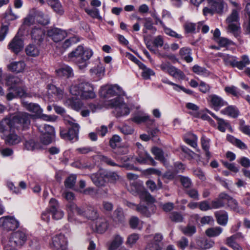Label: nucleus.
<instances>
[{"mask_svg": "<svg viewBox=\"0 0 250 250\" xmlns=\"http://www.w3.org/2000/svg\"><path fill=\"white\" fill-rule=\"evenodd\" d=\"M34 117V115L23 112H19L10 118H5L1 121L0 132L4 133L15 129L27 130L30 127L31 119Z\"/></svg>", "mask_w": 250, "mask_h": 250, "instance_id": "obj_1", "label": "nucleus"}, {"mask_svg": "<svg viewBox=\"0 0 250 250\" xmlns=\"http://www.w3.org/2000/svg\"><path fill=\"white\" fill-rule=\"evenodd\" d=\"M92 55L93 52L91 49L79 45L68 54V56L80 69H84L89 64V60Z\"/></svg>", "mask_w": 250, "mask_h": 250, "instance_id": "obj_2", "label": "nucleus"}, {"mask_svg": "<svg viewBox=\"0 0 250 250\" xmlns=\"http://www.w3.org/2000/svg\"><path fill=\"white\" fill-rule=\"evenodd\" d=\"M229 0L235 8L232 10L231 13L226 19V22L228 24L227 29L229 32L232 33L235 37H237L240 32V27L238 23L239 11L241 7L236 2L232 1L231 0Z\"/></svg>", "mask_w": 250, "mask_h": 250, "instance_id": "obj_3", "label": "nucleus"}, {"mask_svg": "<svg viewBox=\"0 0 250 250\" xmlns=\"http://www.w3.org/2000/svg\"><path fill=\"white\" fill-rule=\"evenodd\" d=\"M70 92L73 95H80L83 99H92L96 96L92 85L87 82L71 85Z\"/></svg>", "mask_w": 250, "mask_h": 250, "instance_id": "obj_4", "label": "nucleus"}, {"mask_svg": "<svg viewBox=\"0 0 250 250\" xmlns=\"http://www.w3.org/2000/svg\"><path fill=\"white\" fill-rule=\"evenodd\" d=\"M130 192L135 196H139L141 199L153 203L155 199L147 192L141 184L133 182L130 186Z\"/></svg>", "mask_w": 250, "mask_h": 250, "instance_id": "obj_5", "label": "nucleus"}, {"mask_svg": "<svg viewBox=\"0 0 250 250\" xmlns=\"http://www.w3.org/2000/svg\"><path fill=\"white\" fill-rule=\"evenodd\" d=\"M66 122L71 127L67 131L63 130L60 131L61 137L64 139L70 141H77L78 139L79 125L77 123H75L74 121L72 119L67 120Z\"/></svg>", "mask_w": 250, "mask_h": 250, "instance_id": "obj_6", "label": "nucleus"}, {"mask_svg": "<svg viewBox=\"0 0 250 250\" xmlns=\"http://www.w3.org/2000/svg\"><path fill=\"white\" fill-rule=\"evenodd\" d=\"M110 104L115 107L117 117L127 115L130 113L129 108L121 97L118 96L110 100Z\"/></svg>", "mask_w": 250, "mask_h": 250, "instance_id": "obj_7", "label": "nucleus"}, {"mask_svg": "<svg viewBox=\"0 0 250 250\" xmlns=\"http://www.w3.org/2000/svg\"><path fill=\"white\" fill-rule=\"evenodd\" d=\"M122 94V89L118 85H106L101 87L100 95L101 97L108 99L111 97Z\"/></svg>", "mask_w": 250, "mask_h": 250, "instance_id": "obj_8", "label": "nucleus"}, {"mask_svg": "<svg viewBox=\"0 0 250 250\" xmlns=\"http://www.w3.org/2000/svg\"><path fill=\"white\" fill-rule=\"evenodd\" d=\"M27 239L25 233L22 231H17L12 233L8 243L6 245L10 247L21 246Z\"/></svg>", "mask_w": 250, "mask_h": 250, "instance_id": "obj_9", "label": "nucleus"}, {"mask_svg": "<svg viewBox=\"0 0 250 250\" xmlns=\"http://www.w3.org/2000/svg\"><path fill=\"white\" fill-rule=\"evenodd\" d=\"M68 242L66 238L61 233L56 235L52 238L51 243H50L51 248L62 250L67 249Z\"/></svg>", "mask_w": 250, "mask_h": 250, "instance_id": "obj_10", "label": "nucleus"}, {"mask_svg": "<svg viewBox=\"0 0 250 250\" xmlns=\"http://www.w3.org/2000/svg\"><path fill=\"white\" fill-rule=\"evenodd\" d=\"M0 225L6 230H14L19 226V222L12 217H5L0 219Z\"/></svg>", "mask_w": 250, "mask_h": 250, "instance_id": "obj_11", "label": "nucleus"}, {"mask_svg": "<svg viewBox=\"0 0 250 250\" xmlns=\"http://www.w3.org/2000/svg\"><path fill=\"white\" fill-rule=\"evenodd\" d=\"M209 7H213L216 13L222 14L227 10V5L223 0H207Z\"/></svg>", "mask_w": 250, "mask_h": 250, "instance_id": "obj_12", "label": "nucleus"}, {"mask_svg": "<svg viewBox=\"0 0 250 250\" xmlns=\"http://www.w3.org/2000/svg\"><path fill=\"white\" fill-rule=\"evenodd\" d=\"M47 35L55 42H59L63 40L66 36V33L60 29L54 28L47 31Z\"/></svg>", "mask_w": 250, "mask_h": 250, "instance_id": "obj_13", "label": "nucleus"}, {"mask_svg": "<svg viewBox=\"0 0 250 250\" xmlns=\"http://www.w3.org/2000/svg\"><path fill=\"white\" fill-rule=\"evenodd\" d=\"M163 236L160 234H156L152 240L148 242L146 246L145 250H161L160 243Z\"/></svg>", "mask_w": 250, "mask_h": 250, "instance_id": "obj_14", "label": "nucleus"}, {"mask_svg": "<svg viewBox=\"0 0 250 250\" xmlns=\"http://www.w3.org/2000/svg\"><path fill=\"white\" fill-rule=\"evenodd\" d=\"M104 170H100L97 173L90 175V178L93 183L97 187H103L106 183L105 177L103 175Z\"/></svg>", "mask_w": 250, "mask_h": 250, "instance_id": "obj_15", "label": "nucleus"}, {"mask_svg": "<svg viewBox=\"0 0 250 250\" xmlns=\"http://www.w3.org/2000/svg\"><path fill=\"white\" fill-rule=\"evenodd\" d=\"M9 49L16 54L20 52L23 47L22 40L15 36L8 44Z\"/></svg>", "mask_w": 250, "mask_h": 250, "instance_id": "obj_16", "label": "nucleus"}, {"mask_svg": "<svg viewBox=\"0 0 250 250\" xmlns=\"http://www.w3.org/2000/svg\"><path fill=\"white\" fill-rule=\"evenodd\" d=\"M131 121L137 124L146 123L147 125H152L154 122V120L151 119L149 115L144 113L135 115L131 118Z\"/></svg>", "mask_w": 250, "mask_h": 250, "instance_id": "obj_17", "label": "nucleus"}, {"mask_svg": "<svg viewBox=\"0 0 250 250\" xmlns=\"http://www.w3.org/2000/svg\"><path fill=\"white\" fill-rule=\"evenodd\" d=\"M81 215L88 219L95 220L99 217V213L96 208L92 206H88L85 210L83 208Z\"/></svg>", "mask_w": 250, "mask_h": 250, "instance_id": "obj_18", "label": "nucleus"}, {"mask_svg": "<svg viewBox=\"0 0 250 250\" xmlns=\"http://www.w3.org/2000/svg\"><path fill=\"white\" fill-rule=\"evenodd\" d=\"M12 130H8L4 134L5 136V143L9 145H14L19 143L21 141V137L14 132H12Z\"/></svg>", "mask_w": 250, "mask_h": 250, "instance_id": "obj_19", "label": "nucleus"}, {"mask_svg": "<svg viewBox=\"0 0 250 250\" xmlns=\"http://www.w3.org/2000/svg\"><path fill=\"white\" fill-rule=\"evenodd\" d=\"M55 72L57 76L59 77L69 78L74 76L72 68L67 65L62 66L59 68L56 69Z\"/></svg>", "mask_w": 250, "mask_h": 250, "instance_id": "obj_20", "label": "nucleus"}, {"mask_svg": "<svg viewBox=\"0 0 250 250\" xmlns=\"http://www.w3.org/2000/svg\"><path fill=\"white\" fill-rule=\"evenodd\" d=\"M209 98L211 105L215 110H218L221 107L227 104V102L216 95H211L209 96Z\"/></svg>", "mask_w": 250, "mask_h": 250, "instance_id": "obj_21", "label": "nucleus"}, {"mask_svg": "<svg viewBox=\"0 0 250 250\" xmlns=\"http://www.w3.org/2000/svg\"><path fill=\"white\" fill-rule=\"evenodd\" d=\"M31 35L32 39L38 42H41L43 40L45 32L41 28L35 26L31 31Z\"/></svg>", "mask_w": 250, "mask_h": 250, "instance_id": "obj_22", "label": "nucleus"}, {"mask_svg": "<svg viewBox=\"0 0 250 250\" xmlns=\"http://www.w3.org/2000/svg\"><path fill=\"white\" fill-rule=\"evenodd\" d=\"M33 11L34 12L35 17L39 23L45 25L49 23V18L47 15L36 9H33Z\"/></svg>", "mask_w": 250, "mask_h": 250, "instance_id": "obj_23", "label": "nucleus"}, {"mask_svg": "<svg viewBox=\"0 0 250 250\" xmlns=\"http://www.w3.org/2000/svg\"><path fill=\"white\" fill-rule=\"evenodd\" d=\"M66 207L68 211V220L69 222H72L74 220L73 218L71 216V213H76L78 215H81L83 208L78 207L74 203H68Z\"/></svg>", "mask_w": 250, "mask_h": 250, "instance_id": "obj_24", "label": "nucleus"}, {"mask_svg": "<svg viewBox=\"0 0 250 250\" xmlns=\"http://www.w3.org/2000/svg\"><path fill=\"white\" fill-rule=\"evenodd\" d=\"M109 227V223L105 218H99L96 224V229L97 231L100 233L104 232Z\"/></svg>", "mask_w": 250, "mask_h": 250, "instance_id": "obj_25", "label": "nucleus"}, {"mask_svg": "<svg viewBox=\"0 0 250 250\" xmlns=\"http://www.w3.org/2000/svg\"><path fill=\"white\" fill-rule=\"evenodd\" d=\"M214 215L216 218L217 222L220 225L225 226L228 221V215L226 211L220 210L216 211Z\"/></svg>", "mask_w": 250, "mask_h": 250, "instance_id": "obj_26", "label": "nucleus"}, {"mask_svg": "<svg viewBox=\"0 0 250 250\" xmlns=\"http://www.w3.org/2000/svg\"><path fill=\"white\" fill-rule=\"evenodd\" d=\"M25 67V64L22 61L12 62L8 65V68L10 71L17 73L22 72Z\"/></svg>", "mask_w": 250, "mask_h": 250, "instance_id": "obj_27", "label": "nucleus"}, {"mask_svg": "<svg viewBox=\"0 0 250 250\" xmlns=\"http://www.w3.org/2000/svg\"><path fill=\"white\" fill-rule=\"evenodd\" d=\"M113 220L117 223L122 224L125 221V216L122 208L118 207L113 212Z\"/></svg>", "mask_w": 250, "mask_h": 250, "instance_id": "obj_28", "label": "nucleus"}, {"mask_svg": "<svg viewBox=\"0 0 250 250\" xmlns=\"http://www.w3.org/2000/svg\"><path fill=\"white\" fill-rule=\"evenodd\" d=\"M48 4L59 15H62L64 11L62 4L58 0H47Z\"/></svg>", "mask_w": 250, "mask_h": 250, "instance_id": "obj_29", "label": "nucleus"}, {"mask_svg": "<svg viewBox=\"0 0 250 250\" xmlns=\"http://www.w3.org/2000/svg\"><path fill=\"white\" fill-rule=\"evenodd\" d=\"M24 106L28 111L36 114V116L40 115L42 111L40 106L36 104L24 102Z\"/></svg>", "mask_w": 250, "mask_h": 250, "instance_id": "obj_30", "label": "nucleus"}, {"mask_svg": "<svg viewBox=\"0 0 250 250\" xmlns=\"http://www.w3.org/2000/svg\"><path fill=\"white\" fill-rule=\"evenodd\" d=\"M64 104L77 111L79 110L83 105L82 103L79 100L74 99L73 98L67 99Z\"/></svg>", "mask_w": 250, "mask_h": 250, "instance_id": "obj_31", "label": "nucleus"}, {"mask_svg": "<svg viewBox=\"0 0 250 250\" xmlns=\"http://www.w3.org/2000/svg\"><path fill=\"white\" fill-rule=\"evenodd\" d=\"M124 242V238L116 234L109 247V250H116Z\"/></svg>", "mask_w": 250, "mask_h": 250, "instance_id": "obj_32", "label": "nucleus"}, {"mask_svg": "<svg viewBox=\"0 0 250 250\" xmlns=\"http://www.w3.org/2000/svg\"><path fill=\"white\" fill-rule=\"evenodd\" d=\"M214 242L205 239L199 240L197 242V248L201 250L208 249L213 247Z\"/></svg>", "mask_w": 250, "mask_h": 250, "instance_id": "obj_33", "label": "nucleus"}, {"mask_svg": "<svg viewBox=\"0 0 250 250\" xmlns=\"http://www.w3.org/2000/svg\"><path fill=\"white\" fill-rule=\"evenodd\" d=\"M170 75L175 78L184 80L185 78V75L180 69L171 65L167 72Z\"/></svg>", "mask_w": 250, "mask_h": 250, "instance_id": "obj_34", "label": "nucleus"}, {"mask_svg": "<svg viewBox=\"0 0 250 250\" xmlns=\"http://www.w3.org/2000/svg\"><path fill=\"white\" fill-rule=\"evenodd\" d=\"M147 160H149L153 166L156 165V162L150 155L146 152L144 153L139 154V156L136 158V161L141 164H145Z\"/></svg>", "mask_w": 250, "mask_h": 250, "instance_id": "obj_35", "label": "nucleus"}, {"mask_svg": "<svg viewBox=\"0 0 250 250\" xmlns=\"http://www.w3.org/2000/svg\"><path fill=\"white\" fill-rule=\"evenodd\" d=\"M103 175L105 177L106 182H108L114 183L119 178V176L116 172L111 171L104 170V173L103 174Z\"/></svg>", "mask_w": 250, "mask_h": 250, "instance_id": "obj_36", "label": "nucleus"}, {"mask_svg": "<svg viewBox=\"0 0 250 250\" xmlns=\"http://www.w3.org/2000/svg\"><path fill=\"white\" fill-rule=\"evenodd\" d=\"M249 64H250V60L248 56L244 55L241 56L240 61L236 60L235 67H237L239 70H243L246 66Z\"/></svg>", "mask_w": 250, "mask_h": 250, "instance_id": "obj_37", "label": "nucleus"}, {"mask_svg": "<svg viewBox=\"0 0 250 250\" xmlns=\"http://www.w3.org/2000/svg\"><path fill=\"white\" fill-rule=\"evenodd\" d=\"M223 231V229L220 227L210 228L205 231L206 234L209 237L219 236Z\"/></svg>", "mask_w": 250, "mask_h": 250, "instance_id": "obj_38", "label": "nucleus"}, {"mask_svg": "<svg viewBox=\"0 0 250 250\" xmlns=\"http://www.w3.org/2000/svg\"><path fill=\"white\" fill-rule=\"evenodd\" d=\"M21 82V81L19 78L13 76H8L6 79V85L10 86L9 89H15V85Z\"/></svg>", "mask_w": 250, "mask_h": 250, "instance_id": "obj_39", "label": "nucleus"}, {"mask_svg": "<svg viewBox=\"0 0 250 250\" xmlns=\"http://www.w3.org/2000/svg\"><path fill=\"white\" fill-rule=\"evenodd\" d=\"M222 57L226 65H230L232 67H235L237 60V58L235 56L225 54Z\"/></svg>", "mask_w": 250, "mask_h": 250, "instance_id": "obj_40", "label": "nucleus"}, {"mask_svg": "<svg viewBox=\"0 0 250 250\" xmlns=\"http://www.w3.org/2000/svg\"><path fill=\"white\" fill-rule=\"evenodd\" d=\"M48 91L49 93L54 94L59 99H62L63 97V90L53 84L48 85Z\"/></svg>", "mask_w": 250, "mask_h": 250, "instance_id": "obj_41", "label": "nucleus"}, {"mask_svg": "<svg viewBox=\"0 0 250 250\" xmlns=\"http://www.w3.org/2000/svg\"><path fill=\"white\" fill-rule=\"evenodd\" d=\"M26 54L29 56L36 57L40 53L39 48L34 44H29L25 48Z\"/></svg>", "mask_w": 250, "mask_h": 250, "instance_id": "obj_42", "label": "nucleus"}, {"mask_svg": "<svg viewBox=\"0 0 250 250\" xmlns=\"http://www.w3.org/2000/svg\"><path fill=\"white\" fill-rule=\"evenodd\" d=\"M139 67L143 70L142 76L145 79H149L151 76H153L155 74L154 72L151 69L147 68L142 62H140Z\"/></svg>", "mask_w": 250, "mask_h": 250, "instance_id": "obj_43", "label": "nucleus"}, {"mask_svg": "<svg viewBox=\"0 0 250 250\" xmlns=\"http://www.w3.org/2000/svg\"><path fill=\"white\" fill-rule=\"evenodd\" d=\"M179 53L187 62H190L192 61L193 59L191 57V50L189 48L183 47L180 50Z\"/></svg>", "mask_w": 250, "mask_h": 250, "instance_id": "obj_44", "label": "nucleus"}, {"mask_svg": "<svg viewBox=\"0 0 250 250\" xmlns=\"http://www.w3.org/2000/svg\"><path fill=\"white\" fill-rule=\"evenodd\" d=\"M221 113L233 118H236L238 115V110L232 106H229L221 111Z\"/></svg>", "mask_w": 250, "mask_h": 250, "instance_id": "obj_45", "label": "nucleus"}, {"mask_svg": "<svg viewBox=\"0 0 250 250\" xmlns=\"http://www.w3.org/2000/svg\"><path fill=\"white\" fill-rule=\"evenodd\" d=\"M201 144L203 149L205 151L207 159L209 160L211 156V154L209 151V140L208 139L204 136H203L201 138Z\"/></svg>", "mask_w": 250, "mask_h": 250, "instance_id": "obj_46", "label": "nucleus"}, {"mask_svg": "<svg viewBox=\"0 0 250 250\" xmlns=\"http://www.w3.org/2000/svg\"><path fill=\"white\" fill-rule=\"evenodd\" d=\"M151 152L155 156V158L163 163L166 162V159L164 157V154L163 150L157 147H153L151 149Z\"/></svg>", "mask_w": 250, "mask_h": 250, "instance_id": "obj_47", "label": "nucleus"}, {"mask_svg": "<svg viewBox=\"0 0 250 250\" xmlns=\"http://www.w3.org/2000/svg\"><path fill=\"white\" fill-rule=\"evenodd\" d=\"M19 16L13 11L11 7H9L3 15V18L7 21H14L18 18Z\"/></svg>", "mask_w": 250, "mask_h": 250, "instance_id": "obj_48", "label": "nucleus"}, {"mask_svg": "<svg viewBox=\"0 0 250 250\" xmlns=\"http://www.w3.org/2000/svg\"><path fill=\"white\" fill-rule=\"evenodd\" d=\"M188 137H185V140L186 142L191 146L192 147L195 148L197 146V136L192 133H188Z\"/></svg>", "mask_w": 250, "mask_h": 250, "instance_id": "obj_49", "label": "nucleus"}, {"mask_svg": "<svg viewBox=\"0 0 250 250\" xmlns=\"http://www.w3.org/2000/svg\"><path fill=\"white\" fill-rule=\"evenodd\" d=\"M39 129L43 132V134H46L49 135L55 136V132L54 128L50 125H44L42 127L40 126Z\"/></svg>", "mask_w": 250, "mask_h": 250, "instance_id": "obj_50", "label": "nucleus"}, {"mask_svg": "<svg viewBox=\"0 0 250 250\" xmlns=\"http://www.w3.org/2000/svg\"><path fill=\"white\" fill-rule=\"evenodd\" d=\"M183 233L188 236H192L196 231V227L194 226L188 225L182 229Z\"/></svg>", "mask_w": 250, "mask_h": 250, "instance_id": "obj_51", "label": "nucleus"}, {"mask_svg": "<svg viewBox=\"0 0 250 250\" xmlns=\"http://www.w3.org/2000/svg\"><path fill=\"white\" fill-rule=\"evenodd\" d=\"M218 128L221 132H224L227 128L231 129V126L229 123L223 119H220L218 121Z\"/></svg>", "mask_w": 250, "mask_h": 250, "instance_id": "obj_52", "label": "nucleus"}, {"mask_svg": "<svg viewBox=\"0 0 250 250\" xmlns=\"http://www.w3.org/2000/svg\"><path fill=\"white\" fill-rule=\"evenodd\" d=\"M102 210L104 212H111L113 209V204L109 201H104L102 202Z\"/></svg>", "mask_w": 250, "mask_h": 250, "instance_id": "obj_53", "label": "nucleus"}, {"mask_svg": "<svg viewBox=\"0 0 250 250\" xmlns=\"http://www.w3.org/2000/svg\"><path fill=\"white\" fill-rule=\"evenodd\" d=\"M76 176L75 175L69 176L65 181L64 185L66 188H72L76 183Z\"/></svg>", "mask_w": 250, "mask_h": 250, "instance_id": "obj_54", "label": "nucleus"}, {"mask_svg": "<svg viewBox=\"0 0 250 250\" xmlns=\"http://www.w3.org/2000/svg\"><path fill=\"white\" fill-rule=\"evenodd\" d=\"M169 218L172 221L175 222H181L184 219L183 215L180 213L176 211L172 212L170 214Z\"/></svg>", "mask_w": 250, "mask_h": 250, "instance_id": "obj_55", "label": "nucleus"}, {"mask_svg": "<svg viewBox=\"0 0 250 250\" xmlns=\"http://www.w3.org/2000/svg\"><path fill=\"white\" fill-rule=\"evenodd\" d=\"M59 208L60 205L58 201L54 198H51L49 203V212L50 213Z\"/></svg>", "mask_w": 250, "mask_h": 250, "instance_id": "obj_56", "label": "nucleus"}, {"mask_svg": "<svg viewBox=\"0 0 250 250\" xmlns=\"http://www.w3.org/2000/svg\"><path fill=\"white\" fill-rule=\"evenodd\" d=\"M221 47H226L228 45H234V43L227 38L221 37L216 41Z\"/></svg>", "mask_w": 250, "mask_h": 250, "instance_id": "obj_57", "label": "nucleus"}, {"mask_svg": "<svg viewBox=\"0 0 250 250\" xmlns=\"http://www.w3.org/2000/svg\"><path fill=\"white\" fill-rule=\"evenodd\" d=\"M136 211L146 217H149L150 215L147 207L141 204L136 206Z\"/></svg>", "mask_w": 250, "mask_h": 250, "instance_id": "obj_58", "label": "nucleus"}, {"mask_svg": "<svg viewBox=\"0 0 250 250\" xmlns=\"http://www.w3.org/2000/svg\"><path fill=\"white\" fill-rule=\"evenodd\" d=\"M54 136L42 134L41 137V141L43 144L48 145L54 140Z\"/></svg>", "mask_w": 250, "mask_h": 250, "instance_id": "obj_59", "label": "nucleus"}, {"mask_svg": "<svg viewBox=\"0 0 250 250\" xmlns=\"http://www.w3.org/2000/svg\"><path fill=\"white\" fill-rule=\"evenodd\" d=\"M78 40L75 37H73L69 39L65 40L62 45L63 48L66 49L70 47L72 44L76 43L78 42Z\"/></svg>", "mask_w": 250, "mask_h": 250, "instance_id": "obj_60", "label": "nucleus"}, {"mask_svg": "<svg viewBox=\"0 0 250 250\" xmlns=\"http://www.w3.org/2000/svg\"><path fill=\"white\" fill-rule=\"evenodd\" d=\"M240 130L244 134L250 136V126L245 124V121L241 120L240 122Z\"/></svg>", "mask_w": 250, "mask_h": 250, "instance_id": "obj_61", "label": "nucleus"}, {"mask_svg": "<svg viewBox=\"0 0 250 250\" xmlns=\"http://www.w3.org/2000/svg\"><path fill=\"white\" fill-rule=\"evenodd\" d=\"M50 213L52 214L53 218L56 220L61 219L64 216V212L60 208L53 211Z\"/></svg>", "mask_w": 250, "mask_h": 250, "instance_id": "obj_62", "label": "nucleus"}, {"mask_svg": "<svg viewBox=\"0 0 250 250\" xmlns=\"http://www.w3.org/2000/svg\"><path fill=\"white\" fill-rule=\"evenodd\" d=\"M195 24L190 22H187L184 24V28L187 33H194L195 30Z\"/></svg>", "mask_w": 250, "mask_h": 250, "instance_id": "obj_63", "label": "nucleus"}, {"mask_svg": "<svg viewBox=\"0 0 250 250\" xmlns=\"http://www.w3.org/2000/svg\"><path fill=\"white\" fill-rule=\"evenodd\" d=\"M225 205V203L220 199L218 198L212 201L211 202V209H216L218 208H222L224 207Z\"/></svg>", "mask_w": 250, "mask_h": 250, "instance_id": "obj_64", "label": "nucleus"}]
</instances>
